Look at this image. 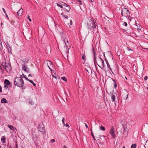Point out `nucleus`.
<instances>
[{
    "label": "nucleus",
    "mask_w": 148,
    "mask_h": 148,
    "mask_svg": "<svg viewBox=\"0 0 148 148\" xmlns=\"http://www.w3.org/2000/svg\"><path fill=\"white\" fill-rule=\"evenodd\" d=\"M22 76V75H20V77H17L15 79L14 84L18 87H21L23 89H25V87L24 86V82Z\"/></svg>",
    "instance_id": "f257e3e1"
},
{
    "label": "nucleus",
    "mask_w": 148,
    "mask_h": 148,
    "mask_svg": "<svg viewBox=\"0 0 148 148\" xmlns=\"http://www.w3.org/2000/svg\"><path fill=\"white\" fill-rule=\"evenodd\" d=\"M96 21L93 18H91L89 20L87 23V25L89 28L91 29L94 28H96L97 23L96 22Z\"/></svg>",
    "instance_id": "f03ea898"
},
{
    "label": "nucleus",
    "mask_w": 148,
    "mask_h": 148,
    "mask_svg": "<svg viewBox=\"0 0 148 148\" xmlns=\"http://www.w3.org/2000/svg\"><path fill=\"white\" fill-rule=\"evenodd\" d=\"M121 13L122 16L126 17L129 16L130 14L129 10L127 8H123Z\"/></svg>",
    "instance_id": "7ed1b4c3"
},
{
    "label": "nucleus",
    "mask_w": 148,
    "mask_h": 148,
    "mask_svg": "<svg viewBox=\"0 0 148 148\" xmlns=\"http://www.w3.org/2000/svg\"><path fill=\"white\" fill-rule=\"evenodd\" d=\"M2 65L5 68V70L7 72H9L11 71V68L10 64L6 62H3Z\"/></svg>",
    "instance_id": "20e7f679"
},
{
    "label": "nucleus",
    "mask_w": 148,
    "mask_h": 148,
    "mask_svg": "<svg viewBox=\"0 0 148 148\" xmlns=\"http://www.w3.org/2000/svg\"><path fill=\"white\" fill-rule=\"evenodd\" d=\"M109 133L111 135L112 138H114L115 137V134L114 132V127L113 126H111Z\"/></svg>",
    "instance_id": "39448f33"
},
{
    "label": "nucleus",
    "mask_w": 148,
    "mask_h": 148,
    "mask_svg": "<svg viewBox=\"0 0 148 148\" xmlns=\"http://www.w3.org/2000/svg\"><path fill=\"white\" fill-rule=\"evenodd\" d=\"M22 69L23 70L27 73L29 72V69L25 64L22 65Z\"/></svg>",
    "instance_id": "423d86ee"
},
{
    "label": "nucleus",
    "mask_w": 148,
    "mask_h": 148,
    "mask_svg": "<svg viewBox=\"0 0 148 148\" xmlns=\"http://www.w3.org/2000/svg\"><path fill=\"white\" fill-rule=\"evenodd\" d=\"M64 9L66 10V11L67 12H69L71 10V7L68 5L64 3Z\"/></svg>",
    "instance_id": "0eeeda50"
},
{
    "label": "nucleus",
    "mask_w": 148,
    "mask_h": 148,
    "mask_svg": "<svg viewBox=\"0 0 148 148\" xmlns=\"http://www.w3.org/2000/svg\"><path fill=\"white\" fill-rule=\"evenodd\" d=\"M23 12V9L21 8L17 12V15L19 16H21Z\"/></svg>",
    "instance_id": "6e6552de"
},
{
    "label": "nucleus",
    "mask_w": 148,
    "mask_h": 148,
    "mask_svg": "<svg viewBox=\"0 0 148 148\" xmlns=\"http://www.w3.org/2000/svg\"><path fill=\"white\" fill-rule=\"evenodd\" d=\"M7 126L11 130H12L14 132H16L15 131L17 130L16 128L14 127L12 125L8 124L7 125Z\"/></svg>",
    "instance_id": "1a4fd4ad"
},
{
    "label": "nucleus",
    "mask_w": 148,
    "mask_h": 148,
    "mask_svg": "<svg viewBox=\"0 0 148 148\" xmlns=\"http://www.w3.org/2000/svg\"><path fill=\"white\" fill-rule=\"evenodd\" d=\"M38 128L39 131L41 132H43L45 130L44 127L43 126L40 125L38 127Z\"/></svg>",
    "instance_id": "9d476101"
},
{
    "label": "nucleus",
    "mask_w": 148,
    "mask_h": 148,
    "mask_svg": "<svg viewBox=\"0 0 148 148\" xmlns=\"http://www.w3.org/2000/svg\"><path fill=\"white\" fill-rule=\"evenodd\" d=\"M103 60H102L101 58L99 57L98 59V63L97 65L99 66V67H100L102 69V67H101L99 65L101 64V63Z\"/></svg>",
    "instance_id": "9b49d317"
},
{
    "label": "nucleus",
    "mask_w": 148,
    "mask_h": 148,
    "mask_svg": "<svg viewBox=\"0 0 148 148\" xmlns=\"http://www.w3.org/2000/svg\"><path fill=\"white\" fill-rule=\"evenodd\" d=\"M92 50L93 51V56H94V63L95 65V63H97V61L95 57V52L94 51V49L93 48H92Z\"/></svg>",
    "instance_id": "f8f14e48"
},
{
    "label": "nucleus",
    "mask_w": 148,
    "mask_h": 148,
    "mask_svg": "<svg viewBox=\"0 0 148 148\" xmlns=\"http://www.w3.org/2000/svg\"><path fill=\"white\" fill-rule=\"evenodd\" d=\"M124 128V132L123 133L124 135H125L126 136H127V132L126 130V128H125V126H123Z\"/></svg>",
    "instance_id": "ddd939ff"
},
{
    "label": "nucleus",
    "mask_w": 148,
    "mask_h": 148,
    "mask_svg": "<svg viewBox=\"0 0 148 148\" xmlns=\"http://www.w3.org/2000/svg\"><path fill=\"white\" fill-rule=\"evenodd\" d=\"M4 83L5 85H9L10 84V81L8 79L5 80Z\"/></svg>",
    "instance_id": "4468645a"
},
{
    "label": "nucleus",
    "mask_w": 148,
    "mask_h": 148,
    "mask_svg": "<svg viewBox=\"0 0 148 148\" xmlns=\"http://www.w3.org/2000/svg\"><path fill=\"white\" fill-rule=\"evenodd\" d=\"M30 34H26V36H25V38L27 40H28L30 39L31 36H30Z\"/></svg>",
    "instance_id": "2eb2a0df"
},
{
    "label": "nucleus",
    "mask_w": 148,
    "mask_h": 148,
    "mask_svg": "<svg viewBox=\"0 0 148 148\" xmlns=\"http://www.w3.org/2000/svg\"><path fill=\"white\" fill-rule=\"evenodd\" d=\"M116 95V94H112L111 96V98L112 100L113 101H114L115 100Z\"/></svg>",
    "instance_id": "dca6fc26"
},
{
    "label": "nucleus",
    "mask_w": 148,
    "mask_h": 148,
    "mask_svg": "<svg viewBox=\"0 0 148 148\" xmlns=\"http://www.w3.org/2000/svg\"><path fill=\"white\" fill-rule=\"evenodd\" d=\"M136 26L137 27V30L138 31H140L141 29L142 28V27L139 24L137 25Z\"/></svg>",
    "instance_id": "f3484780"
},
{
    "label": "nucleus",
    "mask_w": 148,
    "mask_h": 148,
    "mask_svg": "<svg viewBox=\"0 0 148 148\" xmlns=\"http://www.w3.org/2000/svg\"><path fill=\"white\" fill-rule=\"evenodd\" d=\"M1 102L2 103H7V101L5 99L3 98L1 100Z\"/></svg>",
    "instance_id": "a211bd4d"
},
{
    "label": "nucleus",
    "mask_w": 148,
    "mask_h": 148,
    "mask_svg": "<svg viewBox=\"0 0 148 148\" xmlns=\"http://www.w3.org/2000/svg\"><path fill=\"white\" fill-rule=\"evenodd\" d=\"M1 141L3 143H5L6 142L5 141V137L3 136L1 138Z\"/></svg>",
    "instance_id": "6ab92c4d"
},
{
    "label": "nucleus",
    "mask_w": 148,
    "mask_h": 148,
    "mask_svg": "<svg viewBox=\"0 0 148 148\" xmlns=\"http://www.w3.org/2000/svg\"><path fill=\"white\" fill-rule=\"evenodd\" d=\"M99 128L101 130H102L103 131H105L106 130L105 128L102 125L100 126Z\"/></svg>",
    "instance_id": "aec40b11"
},
{
    "label": "nucleus",
    "mask_w": 148,
    "mask_h": 148,
    "mask_svg": "<svg viewBox=\"0 0 148 148\" xmlns=\"http://www.w3.org/2000/svg\"><path fill=\"white\" fill-rule=\"evenodd\" d=\"M145 148H148V140H147L145 142V144L144 145Z\"/></svg>",
    "instance_id": "412c9836"
},
{
    "label": "nucleus",
    "mask_w": 148,
    "mask_h": 148,
    "mask_svg": "<svg viewBox=\"0 0 148 148\" xmlns=\"http://www.w3.org/2000/svg\"><path fill=\"white\" fill-rule=\"evenodd\" d=\"M137 146L136 144H132L131 147V148H136Z\"/></svg>",
    "instance_id": "4be33fe9"
},
{
    "label": "nucleus",
    "mask_w": 148,
    "mask_h": 148,
    "mask_svg": "<svg viewBox=\"0 0 148 148\" xmlns=\"http://www.w3.org/2000/svg\"><path fill=\"white\" fill-rule=\"evenodd\" d=\"M57 5L59 7H60L61 8H64V3L62 4V5H60L58 3H57Z\"/></svg>",
    "instance_id": "5701e85b"
},
{
    "label": "nucleus",
    "mask_w": 148,
    "mask_h": 148,
    "mask_svg": "<svg viewBox=\"0 0 148 148\" xmlns=\"http://www.w3.org/2000/svg\"><path fill=\"white\" fill-rule=\"evenodd\" d=\"M29 82L33 84L34 86H36V84L34 83V82L32 80H30L29 81Z\"/></svg>",
    "instance_id": "b1692460"
},
{
    "label": "nucleus",
    "mask_w": 148,
    "mask_h": 148,
    "mask_svg": "<svg viewBox=\"0 0 148 148\" xmlns=\"http://www.w3.org/2000/svg\"><path fill=\"white\" fill-rule=\"evenodd\" d=\"M85 69L88 72V74L90 73V72L91 71V70H90V69L88 68V69Z\"/></svg>",
    "instance_id": "393cba45"
},
{
    "label": "nucleus",
    "mask_w": 148,
    "mask_h": 148,
    "mask_svg": "<svg viewBox=\"0 0 148 148\" xmlns=\"http://www.w3.org/2000/svg\"><path fill=\"white\" fill-rule=\"evenodd\" d=\"M61 15L63 16V17L65 18L68 19V16L66 15H65L63 13H62L61 14Z\"/></svg>",
    "instance_id": "a878e982"
},
{
    "label": "nucleus",
    "mask_w": 148,
    "mask_h": 148,
    "mask_svg": "<svg viewBox=\"0 0 148 148\" xmlns=\"http://www.w3.org/2000/svg\"><path fill=\"white\" fill-rule=\"evenodd\" d=\"M61 79L63 80L65 82H66L67 81V79L66 77H63L61 78Z\"/></svg>",
    "instance_id": "bb28decb"
},
{
    "label": "nucleus",
    "mask_w": 148,
    "mask_h": 148,
    "mask_svg": "<svg viewBox=\"0 0 148 148\" xmlns=\"http://www.w3.org/2000/svg\"><path fill=\"white\" fill-rule=\"evenodd\" d=\"M106 63L107 64L108 68H110V66L107 60H106Z\"/></svg>",
    "instance_id": "cd10ccee"
},
{
    "label": "nucleus",
    "mask_w": 148,
    "mask_h": 148,
    "mask_svg": "<svg viewBox=\"0 0 148 148\" xmlns=\"http://www.w3.org/2000/svg\"><path fill=\"white\" fill-rule=\"evenodd\" d=\"M47 64L48 65H51L52 64V63L51 62L49 61H47Z\"/></svg>",
    "instance_id": "c85d7f7f"
},
{
    "label": "nucleus",
    "mask_w": 148,
    "mask_h": 148,
    "mask_svg": "<svg viewBox=\"0 0 148 148\" xmlns=\"http://www.w3.org/2000/svg\"><path fill=\"white\" fill-rule=\"evenodd\" d=\"M101 65H102V69L103 68L104 66V61L103 60L102 63H101Z\"/></svg>",
    "instance_id": "c756f323"
},
{
    "label": "nucleus",
    "mask_w": 148,
    "mask_h": 148,
    "mask_svg": "<svg viewBox=\"0 0 148 148\" xmlns=\"http://www.w3.org/2000/svg\"><path fill=\"white\" fill-rule=\"evenodd\" d=\"M123 26H124L125 27L127 26V23L125 22H124L123 24Z\"/></svg>",
    "instance_id": "7c9ffc66"
},
{
    "label": "nucleus",
    "mask_w": 148,
    "mask_h": 148,
    "mask_svg": "<svg viewBox=\"0 0 148 148\" xmlns=\"http://www.w3.org/2000/svg\"><path fill=\"white\" fill-rule=\"evenodd\" d=\"M77 0V1H78L79 2V3L80 5H82V1H81V0Z\"/></svg>",
    "instance_id": "2f4dec72"
},
{
    "label": "nucleus",
    "mask_w": 148,
    "mask_h": 148,
    "mask_svg": "<svg viewBox=\"0 0 148 148\" xmlns=\"http://www.w3.org/2000/svg\"><path fill=\"white\" fill-rule=\"evenodd\" d=\"M82 59L84 60L85 59V58H86V56L84 54H83L82 55Z\"/></svg>",
    "instance_id": "473e14b6"
},
{
    "label": "nucleus",
    "mask_w": 148,
    "mask_h": 148,
    "mask_svg": "<svg viewBox=\"0 0 148 148\" xmlns=\"http://www.w3.org/2000/svg\"><path fill=\"white\" fill-rule=\"evenodd\" d=\"M52 77H53L55 78L56 79H57V78H58V76H54L53 75H52Z\"/></svg>",
    "instance_id": "72a5a7b5"
},
{
    "label": "nucleus",
    "mask_w": 148,
    "mask_h": 148,
    "mask_svg": "<svg viewBox=\"0 0 148 148\" xmlns=\"http://www.w3.org/2000/svg\"><path fill=\"white\" fill-rule=\"evenodd\" d=\"M114 87L115 88H116L117 86V85L116 83V82L114 83Z\"/></svg>",
    "instance_id": "f704fd0d"
},
{
    "label": "nucleus",
    "mask_w": 148,
    "mask_h": 148,
    "mask_svg": "<svg viewBox=\"0 0 148 148\" xmlns=\"http://www.w3.org/2000/svg\"><path fill=\"white\" fill-rule=\"evenodd\" d=\"M91 135H92V137L94 139V140H95V137H94V135H93V134L92 133V131H91Z\"/></svg>",
    "instance_id": "c9c22d12"
},
{
    "label": "nucleus",
    "mask_w": 148,
    "mask_h": 148,
    "mask_svg": "<svg viewBox=\"0 0 148 148\" xmlns=\"http://www.w3.org/2000/svg\"><path fill=\"white\" fill-rule=\"evenodd\" d=\"M64 120L65 119H64V118H63L62 119V122L63 123V125L65 124Z\"/></svg>",
    "instance_id": "e433bc0d"
},
{
    "label": "nucleus",
    "mask_w": 148,
    "mask_h": 148,
    "mask_svg": "<svg viewBox=\"0 0 148 148\" xmlns=\"http://www.w3.org/2000/svg\"><path fill=\"white\" fill-rule=\"evenodd\" d=\"M55 139H51V141H50V142H51L52 143H54V142H55Z\"/></svg>",
    "instance_id": "4c0bfd02"
},
{
    "label": "nucleus",
    "mask_w": 148,
    "mask_h": 148,
    "mask_svg": "<svg viewBox=\"0 0 148 148\" xmlns=\"http://www.w3.org/2000/svg\"><path fill=\"white\" fill-rule=\"evenodd\" d=\"M27 19L29 20L30 22H31L32 21L31 19L30 18V17L29 16H28Z\"/></svg>",
    "instance_id": "58836bf2"
},
{
    "label": "nucleus",
    "mask_w": 148,
    "mask_h": 148,
    "mask_svg": "<svg viewBox=\"0 0 148 148\" xmlns=\"http://www.w3.org/2000/svg\"><path fill=\"white\" fill-rule=\"evenodd\" d=\"M7 85H4V88H5V89H7V88H8V86H7Z\"/></svg>",
    "instance_id": "ea45409f"
},
{
    "label": "nucleus",
    "mask_w": 148,
    "mask_h": 148,
    "mask_svg": "<svg viewBox=\"0 0 148 148\" xmlns=\"http://www.w3.org/2000/svg\"><path fill=\"white\" fill-rule=\"evenodd\" d=\"M64 125L66 127H68L69 126V125L68 123H66V124H64Z\"/></svg>",
    "instance_id": "a19ab883"
},
{
    "label": "nucleus",
    "mask_w": 148,
    "mask_h": 148,
    "mask_svg": "<svg viewBox=\"0 0 148 148\" xmlns=\"http://www.w3.org/2000/svg\"><path fill=\"white\" fill-rule=\"evenodd\" d=\"M29 103L31 105H33L34 104V102L32 101H29Z\"/></svg>",
    "instance_id": "79ce46f5"
},
{
    "label": "nucleus",
    "mask_w": 148,
    "mask_h": 148,
    "mask_svg": "<svg viewBox=\"0 0 148 148\" xmlns=\"http://www.w3.org/2000/svg\"><path fill=\"white\" fill-rule=\"evenodd\" d=\"M2 10L5 14H6V12L5 10V9L3 8H2Z\"/></svg>",
    "instance_id": "37998d69"
},
{
    "label": "nucleus",
    "mask_w": 148,
    "mask_h": 148,
    "mask_svg": "<svg viewBox=\"0 0 148 148\" xmlns=\"http://www.w3.org/2000/svg\"><path fill=\"white\" fill-rule=\"evenodd\" d=\"M148 79V77L147 76H145L144 77V80L146 81V80Z\"/></svg>",
    "instance_id": "c03bdc74"
},
{
    "label": "nucleus",
    "mask_w": 148,
    "mask_h": 148,
    "mask_svg": "<svg viewBox=\"0 0 148 148\" xmlns=\"http://www.w3.org/2000/svg\"><path fill=\"white\" fill-rule=\"evenodd\" d=\"M127 50L128 51H132V49H131L130 48H127Z\"/></svg>",
    "instance_id": "a18cd8bd"
},
{
    "label": "nucleus",
    "mask_w": 148,
    "mask_h": 148,
    "mask_svg": "<svg viewBox=\"0 0 148 148\" xmlns=\"http://www.w3.org/2000/svg\"><path fill=\"white\" fill-rule=\"evenodd\" d=\"M2 87L1 86H0V92H2Z\"/></svg>",
    "instance_id": "49530a36"
},
{
    "label": "nucleus",
    "mask_w": 148,
    "mask_h": 148,
    "mask_svg": "<svg viewBox=\"0 0 148 148\" xmlns=\"http://www.w3.org/2000/svg\"><path fill=\"white\" fill-rule=\"evenodd\" d=\"M72 24V21L71 20L70 23V25H71Z\"/></svg>",
    "instance_id": "de8ad7c7"
},
{
    "label": "nucleus",
    "mask_w": 148,
    "mask_h": 148,
    "mask_svg": "<svg viewBox=\"0 0 148 148\" xmlns=\"http://www.w3.org/2000/svg\"><path fill=\"white\" fill-rule=\"evenodd\" d=\"M25 78L27 80V81H29H29L30 80V79H29L27 78L26 77Z\"/></svg>",
    "instance_id": "09e8293b"
},
{
    "label": "nucleus",
    "mask_w": 148,
    "mask_h": 148,
    "mask_svg": "<svg viewBox=\"0 0 148 148\" xmlns=\"http://www.w3.org/2000/svg\"><path fill=\"white\" fill-rule=\"evenodd\" d=\"M22 75L23 76V77L25 78V77H26V76L24 74H23Z\"/></svg>",
    "instance_id": "8fccbe9b"
},
{
    "label": "nucleus",
    "mask_w": 148,
    "mask_h": 148,
    "mask_svg": "<svg viewBox=\"0 0 148 148\" xmlns=\"http://www.w3.org/2000/svg\"><path fill=\"white\" fill-rule=\"evenodd\" d=\"M128 93H127V97H126V99H127L128 98Z\"/></svg>",
    "instance_id": "3c124183"
},
{
    "label": "nucleus",
    "mask_w": 148,
    "mask_h": 148,
    "mask_svg": "<svg viewBox=\"0 0 148 148\" xmlns=\"http://www.w3.org/2000/svg\"><path fill=\"white\" fill-rule=\"evenodd\" d=\"M8 50L9 51H10H10H11V48H10V47H9V48H8Z\"/></svg>",
    "instance_id": "603ef678"
},
{
    "label": "nucleus",
    "mask_w": 148,
    "mask_h": 148,
    "mask_svg": "<svg viewBox=\"0 0 148 148\" xmlns=\"http://www.w3.org/2000/svg\"><path fill=\"white\" fill-rule=\"evenodd\" d=\"M85 126L87 128L88 127V125H86V124L85 123Z\"/></svg>",
    "instance_id": "864d4df0"
},
{
    "label": "nucleus",
    "mask_w": 148,
    "mask_h": 148,
    "mask_svg": "<svg viewBox=\"0 0 148 148\" xmlns=\"http://www.w3.org/2000/svg\"><path fill=\"white\" fill-rule=\"evenodd\" d=\"M64 43L65 44V45H66V46L67 47V45H66V44L65 43V39L64 40Z\"/></svg>",
    "instance_id": "5fc2aeb1"
},
{
    "label": "nucleus",
    "mask_w": 148,
    "mask_h": 148,
    "mask_svg": "<svg viewBox=\"0 0 148 148\" xmlns=\"http://www.w3.org/2000/svg\"><path fill=\"white\" fill-rule=\"evenodd\" d=\"M5 14V15H6V16L7 17H8V15H7V14L6 13V14Z\"/></svg>",
    "instance_id": "6e6d98bb"
},
{
    "label": "nucleus",
    "mask_w": 148,
    "mask_h": 148,
    "mask_svg": "<svg viewBox=\"0 0 148 148\" xmlns=\"http://www.w3.org/2000/svg\"><path fill=\"white\" fill-rule=\"evenodd\" d=\"M48 67L50 69L51 71H52V69L50 68L49 67V66H48Z\"/></svg>",
    "instance_id": "4d7b16f0"
},
{
    "label": "nucleus",
    "mask_w": 148,
    "mask_h": 148,
    "mask_svg": "<svg viewBox=\"0 0 148 148\" xmlns=\"http://www.w3.org/2000/svg\"><path fill=\"white\" fill-rule=\"evenodd\" d=\"M63 148H67L66 146L64 145L63 147Z\"/></svg>",
    "instance_id": "13d9d810"
},
{
    "label": "nucleus",
    "mask_w": 148,
    "mask_h": 148,
    "mask_svg": "<svg viewBox=\"0 0 148 148\" xmlns=\"http://www.w3.org/2000/svg\"><path fill=\"white\" fill-rule=\"evenodd\" d=\"M112 80L115 82H116V81H115V80L114 79H112Z\"/></svg>",
    "instance_id": "bf43d9fd"
},
{
    "label": "nucleus",
    "mask_w": 148,
    "mask_h": 148,
    "mask_svg": "<svg viewBox=\"0 0 148 148\" xmlns=\"http://www.w3.org/2000/svg\"><path fill=\"white\" fill-rule=\"evenodd\" d=\"M2 45L1 42V41H0V45Z\"/></svg>",
    "instance_id": "052dcab7"
},
{
    "label": "nucleus",
    "mask_w": 148,
    "mask_h": 148,
    "mask_svg": "<svg viewBox=\"0 0 148 148\" xmlns=\"http://www.w3.org/2000/svg\"><path fill=\"white\" fill-rule=\"evenodd\" d=\"M90 1L92 2H93L94 1V0H90Z\"/></svg>",
    "instance_id": "680f3d73"
},
{
    "label": "nucleus",
    "mask_w": 148,
    "mask_h": 148,
    "mask_svg": "<svg viewBox=\"0 0 148 148\" xmlns=\"http://www.w3.org/2000/svg\"><path fill=\"white\" fill-rule=\"evenodd\" d=\"M32 76L30 74H29L28 76L29 77V76Z\"/></svg>",
    "instance_id": "e2e57ef3"
},
{
    "label": "nucleus",
    "mask_w": 148,
    "mask_h": 148,
    "mask_svg": "<svg viewBox=\"0 0 148 148\" xmlns=\"http://www.w3.org/2000/svg\"><path fill=\"white\" fill-rule=\"evenodd\" d=\"M16 147H15V148H18V145H16Z\"/></svg>",
    "instance_id": "0e129e2a"
},
{
    "label": "nucleus",
    "mask_w": 148,
    "mask_h": 148,
    "mask_svg": "<svg viewBox=\"0 0 148 148\" xmlns=\"http://www.w3.org/2000/svg\"><path fill=\"white\" fill-rule=\"evenodd\" d=\"M66 42L67 43H69V41L68 40H67L66 41Z\"/></svg>",
    "instance_id": "69168bd1"
},
{
    "label": "nucleus",
    "mask_w": 148,
    "mask_h": 148,
    "mask_svg": "<svg viewBox=\"0 0 148 148\" xmlns=\"http://www.w3.org/2000/svg\"><path fill=\"white\" fill-rule=\"evenodd\" d=\"M123 148H125V147H123Z\"/></svg>",
    "instance_id": "338daca9"
},
{
    "label": "nucleus",
    "mask_w": 148,
    "mask_h": 148,
    "mask_svg": "<svg viewBox=\"0 0 148 148\" xmlns=\"http://www.w3.org/2000/svg\"><path fill=\"white\" fill-rule=\"evenodd\" d=\"M147 90H148V87H147Z\"/></svg>",
    "instance_id": "774afa93"
}]
</instances>
